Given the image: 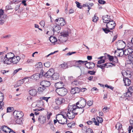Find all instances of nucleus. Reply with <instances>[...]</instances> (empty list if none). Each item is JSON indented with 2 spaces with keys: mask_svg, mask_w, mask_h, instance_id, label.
<instances>
[{
  "mask_svg": "<svg viewBox=\"0 0 133 133\" xmlns=\"http://www.w3.org/2000/svg\"><path fill=\"white\" fill-rule=\"evenodd\" d=\"M56 91L59 95L61 96H64L66 94L67 92V90L64 88L56 89Z\"/></svg>",
  "mask_w": 133,
  "mask_h": 133,
  "instance_id": "f257e3e1",
  "label": "nucleus"
},
{
  "mask_svg": "<svg viewBox=\"0 0 133 133\" xmlns=\"http://www.w3.org/2000/svg\"><path fill=\"white\" fill-rule=\"evenodd\" d=\"M117 49L118 50L123 49L125 46V43L122 40H119L116 43Z\"/></svg>",
  "mask_w": 133,
  "mask_h": 133,
  "instance_id": "f03ea898",
  "label": "nucleus"
},
{
  "mask_svg": "<svg viewBox=\"0 0 133 133\" xmlns=\"http://www.w3.org/2000/svg\"><path fill=\"white\" fill-rule=\"evenodd\" d=\"M115 22L112 20L107 24L106 27L108 29L112 30L115 28Z\"/></svg>",
  "mask_w": 133,
  "mask_h": 133,
  "instance_id": "7ed1b4c3",
  "label": "nucleus"
},
{
  "mask_svg": "<svg viewBox=\"0 0 133 133\" xmlns=\"http://www.w3.org/2000/svg\"><path fill=\"white\" fill-rule=\"evenodd\" d=\"M16 118H21L23 116V113L21 111H15L13 113Z\"/></svg>",
  "mask_w": 133,
  "mask_h": 133,
  "instance_id": "20e7f679",
  "label": "nucleus"
},
{
  "mask_svg": "<svg viewBox=\"0 0 133 133\" xmlns=\"http://www.w3.org/2000/svg\"><path fill=\"white\" fill-rule=\"evenodd\" d=\"M131 93L128 91L126 92L120 98V100H126L128 99V97L131 96Z\"/></svg>",
  "mask_w": 133,
  "mask_h": 133,
  "instance_id": "39448f33",
  "label": "nucleus"
},
{
  "mask_svg": "<svg viewBox=\"0 0 133 133\" xmlns=\"http://www.w3.org/2000/svg\"><path fill=\"white\" fill-rule=\"evenodd\" d=\"M54 73V69H50L44 74V76L48 78H51Z\"/></svg>",
  "mask_w": 133,
  "mask_h": 133,
  "instance_id": "423d86ee",
  "label": "nucleus"
},
{
  "mask_svg": "<svg viewBox=\"0 0 133 133\" xmlns=\"http://www.w3.org/2000/svg\"><path fill=\"white\" fill-rule=\"evenodd\" d=\"M55 22H58L57 24H59L61 26H64L65 24V22L64 19L63 18H60L57 19H56L55 21Z\"/></svg>",
  "mask_w": 133,
  "mask_h": 133,
  "instance_id": "0eeeda50",
  "label": "nucleus"
},
{
  "mask_svg": "<svg viewBox=\"0 0 133 133\" xmlns=\"http://www.w3.org/2000/svg\"><path fill=\"white\" fill-rule=\"evenodd\" d=\"M65 101V99L61 97H57L55 100V102L58 105H59L64 103Z\"/></svg>",
  "mask_w": 133,
  "mask_h": 133,
  "instance_id": "6e6552de",
  "label": "nucleus"
},
{
  "mask_svg": "<svg viewBox=\"0 0 133 133\" xmlns=\"http://www.w3.org/2000/svg\"><path fill=\"white\" fill-rule=\"evenodd\" d=\"M129 54L128 56V58L130 61H133V49L132 48H128L127 49Z\"/></svg>",
  "mask_w": 133,
  "mask_h": 133,
  "instance_id": "1a4fd4ad",
  "label": "nucleus"
},
{
  "mask_svg": "<svg viewBox=\"0 0 133 133\" xmlns=\"http://www.w3.org/2000/svg\"><path fill=\"white\" fill-rule=\"evenodd\" d=\"M96 119L97 121V122L96 121V119L95 118H92V120L93 121L95 125H99V123H101L103 121L102 118L99 117H97L96 118Z\"/></svg>",
  "mask_w": 133,
  "mask_h": 133,
  "instance_id": "9d476101",
  "label": "nucleus"
},
{
  "mask_svg": "<svg viewBox=\"0 0 133 133\" xmlns=\"http://www.w3.org/2000/svg\"><path fill=\"white\" fill-rule=\"evenodd\" d=\"M75 111H68L67 112V117L69 119H73L75 117Z\"/></svg>",
  "mask_w": 133,
  "mask_h": 133,
  "instance_id": "9b49d317",
  "label": "nucleus"
},
{
  "mask_svg": "<svg viewBox=\"0 0 133 133\" xmlns=\"http://www.w3.org/2000/svg\"><path fill=\"white\" fill-rule=\"evenodd\" d=\"M61 29L59 24L54 25L52 27L51 29L53 31L54 33L55 32H57V33H59L60 30Z\"/></svg>",
  "mask_w": 133,
  "mask_h": 133,
  "instance_id": "f8f14e48",
  "label": "nucleus"
},
{
  "mask_svg": "<svg viewBox=\"0 0 133 133\" xmlns=\"http://www.w3.org/2000/svg\"><path fill=\"white\" fill-rule=\"evenodd\" d=\"M1 62L3 63L4 64H9L11 63V59L7 58H5V56L4 58L1 59Z\"/></svg>",
  "mask_w": 133,
  "mask_h": 133,
  "instance_id": "ddd939ff",
  "label": "nucleus"
},
{
  "mask_svg": "<svg viewBox=\"0 0 133 133\" xmlns=\"http://www.w3.org/2000/svg\"><path fill=\"white\" fill-rule=\"evenodd\" d=\"M85 66L87 68L89 69H91L95 66V63L92 62H88L85 64Z\"/></svg>",
  "mask_w": 133,
  "mask_h": 133,
  "instance_id": "4468645a",
  "label": "nucleus"
},
{
  "mask_svg": "<svg viewBox=\"0 0 133 133\" xmlns=\"http://www.w3.org/2000/svg\"><path fill=\"white\" fill-rule=\"evenodd\" d=\"M68 111H75L77 109L76 106L75 104L71 105L69 104L68 107Z\"/></svg>",
  "mask_w": 133,
  "mask_h": 133,
  "instance_id": "2eb2a0df",
  "label": "nucleus"
},
{
  "mask_svg": "<svg viewBox=\"0 0 133 133\" xmlns=\"http://www.w3.org/2000/svg\"><path fill=\"white\" fill-rule=\"evenodd\" d=\"M110 16L108 15H105L103 16L102 19L103 22L105 23H107L109 22L112 20L110 18Z\"/></svg>",
  "mask_w": 133,
  "mask_h": 133,
  "instance_id": "dca6fc26",
  "label": "nucleus"
},
{
  "mask_svg": "<svg viewBox=\"0 0 133 133\" xmlns=\"http://www.w3.org/2000/svg\"><path fill=\"white\" fill-rule=\"evenodd\" d=\"M21 59L20 57L17 56H15L12 58L11 60L12 63L14 64H17V63Z\"/></svg>",
  "mask_w": 133,
  "mask_h": 133,
  "instance_id": "f3484780",
  "label": "nucleus"
},
{
  "mask_svg": "<svg viewBox=\"0 0 133 133\" xmlns=\"http://www.w3.org/2000/svg\"><path fill=\"white\" fill-rule=\"evenodd\" d=\"M40 84L42 86L45 87L49 86L50 84V83L49 81H43L41 82Z\"/></svg>",
  "mask_w": 133,
  "mask_h": 133,
  "instance_id": "a211bd4d",
  "label": "nucleus"
},
{
  "mask_svg": "<svg viewBox=\"0 0 133 133\" xmlns=\"http://www.w3.org/2000/svg\"><path fill=\"white\" fill-rule=\"evenodd\" d=\"M80 91V89L78 88H74L71 89V94H75L76 93H78Z\"/></svg>",
  "mask_w": 133,
  "mask_h": 133,
  "instance_id": "6ab92c4d",
  "label": "nucleus"
},
{
  "mask_svg": "<svg viewBox=\"0 0 133 133\" xmlns=\"http://www.w3.org/2000/svg\"><path fill=\"white\" fill-rule=\"evenodd\" d=\"M63 83L62 82H59L56 83L55 86L57 88L56 89L63 88Z\"/></svg>",
  "mask_w": 133,
  "mask_h": 133,
  "instance_id": "aec40b11",
  "label": "nucleus"
},
{
  "mask_svg": "<svg viewBox=\"0 0 133 133\" xmlns=\"http://www.w3.org/2000/svg\"><path fill=\"white\" fill-rule=\"evenodd\" d=\"M86 101L84 99H83L80 101L77 102V104H80V106H82V107L84 108L86 104Z\"/></svg>",
  "mask_w": 133,
  "mask_h": 133,
  "instance_id": "412c9836",
  "label": "nucleus"
},
{
  "mask_svg": "<svg viewBox=\"0 0 133 133\" xmlns=\"http://www.w3.org/2000/svg\"><path fill=\"white\" fill-rule=\"evenodd\" d=\"M123 80L125 86H129L131 83V81L127 77L123 78Z\"/></svg>",
  "mask_w": 133,
  "mask_h": 133,
  "instance_id": "4be33fe9",
  "label": "nucleus"
},
{
  "mask_svg": "<svg viewBox=\"0 0 133 133\" xmlns=\"http://www.w3.org/2000/svg\"><path fill=\"white\" fill-rule=\"evenodd\" d=\"M29 92L30 95L35 96L37 95V92L36 89H33L29 91Z\"/></svg>",
  "mask_w": 133,
  "mask_h": 133,
  "instance_id": "5701e85b",
  "label": "nucleus"
},
{
  "mask_svg": "<svg viewBox=\"0 0 133 133\" xmlns=\"http://www.w3.org/2000/svg\"><path fill=\"white\" fill-rule=\"evenodd\" d=\"M122 74L124 78H126L128 77H130L129 75L130 76L131 73L129 71H125V70H123L122 71Z\"/></svg>",
  "mask_w": 133,
  "mask_h": 133,
  "instance_id": "b1692460",
  "label": "nucleus"
},
{
  "mask_svg": "<svg viewBox=\"0 0 133 133\" xmlns=\"http://www.w3.org/2000/svg\"><path fill=\"white\" fill-rule=\"evenodd\" d=\"M46 118V117L43 116H39L38 118V120L40 123L43 124L45 122Z\"/></svg>",
  "mask_w": 133,
  "mask_h": 133,
  "instance_id": "393cba45",
  "label": "nucleus"
},
{
  "mask_svg": "<svg viewBox=\"0 0 133 133\" xmlns=\"http://www.w3.org/2000/svg\"><path fill=\"white\" fill-rule=\"evenodd\" d=\"M15 56L14 54L12 52H9L7 53L5 56V58H7L10 59H12V58Z\"/></svg>",
  "mask_w": 133,
  "mask_h": 133,
  "instance_id": "a878e982",
  "label": "nucleus"
},
{
  "mask_svg": "<svg viewBox=\"0 0 133 133\" xmlns=\"http://www.w3.org/2000/svg\"><path fill=\"white\" fill-rule=\"evenodd\" d=\"M76 110H77V112H75L76 115L78 114H81L84 111V109L83 108H77Z\"/></svg>",
  "mask_w": 133,
  "mask_h": 133,
  "instance_id": "bb28decb",
  "label": "nucleus"
},
{
  "mask_svg": "<svg viewBox=\"0 0 133 133\" xmlns=\"http://www.w3.org/2000/svg\"><path fill=\"white\" fill-rule=\"evenodd\" d=\"M49 40L52 43L54 44V45L55 44L56 42H58L57 38L55 37L51 36L49 38Z\"/></svg>",
  "mask_w": 133,
  "mask_h": 133,
  "instance_id": "cd10ccee",
  "label": "nucleus"
},
{
  "mask_svg": "<svg viewBox=\"0 0 133 133\" xmlns=\"http://www.w3.org/2000/svg\"><path fill=\"white\" fill-rule=\"evenodd\" d=\"M61 39L64 38H67V37L68 36V32H64L61 33Z\"/></svg>",
  "mask_w": 133,
  "mask_h": 133,
  "instance_id": "c85d7f7f",
  "label": "nucleus"
},
{
  "mask_svg": "<svg viewBox=\"0 0 133 133\" xmlns=\"http://www.w3.org/2000/svg\"><path fill=\"white\" fill-rule=\"evenodd\" d=\"M59 74L58 73H54L51 78H52L53 80H56L59 79Z\"/></svg>",
  "mask_w": 133,
  "mask_h": 133,
  "instance_id": "c756f323",
  "label": "nucleus"
},
{
  "mask_svg": "<svg viewBox=\"0 0 133 133\" xmlns=\"http://www.w3.org/2000/svg\"><path fill=\"white\" fill-rule=\"evenodd\" d=\"M32 78L36 80L38 79L41 77L39 76V74L38 73H37L31 76Z\"/></svg>",
  "mask_w": 133,
  "mask_h": 133,
  "instance_id": "7c9ffc66",
  "label": "nucleus"
},
{
  "mask_svg": "<svg viewBox=\"0 0 133 133\" xmlns=\"http://www.w3.org/2000/svg\"><path fill=\"white\" fill-rule=\"evenodd\" d=\"M59 38L58 41V43L59 44H61V43H63L65 42L67 39L66 38H62L61 39V36L59 37Z\"/></svg>",
  "mask_w": 133,
  "mask_h": 133,
  "instance_id": "2f4dec72",
  "label": "nucleus"
},
{
  "mask_svg": "<svg viewBox=\"0 0 133 133\" xmlns=\"http://www.w3.org/2000/svg\"><path fill=\"white\" fill-rule=\"evenodd\" d=\"M67 123V119L66 118L63 117V118H62L59 123L61 124H66Z\"/></svg>",
  "mask_w": 133,
  "mask_h": 133,
  "instance_id": "473e14b6",
  "label": "nucleus"
},
{
  "mask_svg": "<svg viewBox=\"0 0 133 133\" xmlns=\"http://www.w3.org/2000/svg\"><path fill=\"white\" fill-rule=\"evenodd\" d=\"M63 118V117L62 116V115L60 114L57 115L56 117V119L57 121L59 123Z\"/></svg>",
  "mask_w": 133,
  "mask_h": 133,
  "instance_id": "72a5a7b5",
  "label": "nucleus"
},
{
  "mask_svg": "<svg viewBox=\"0 0 133 133\" xmlns=\"http://www.w3.org/2000/svg\"><path fill=\"white\" fill-rule=\"evenodd\" d=\"M50 98V97H46L44 96H42L39 98V99L42 100L43 101H45L47 103H48V99Z\"/></svg>",
  "mask_w": 133,
  "mask_h": 133,
  "instance_id": "f704fd0d",
  "label": "nucleus"
},
{
  "mask_svg": "<svg viewBox=\"0 0 133 133\" xmlns=\"http://www.w3.org/2000/svg\"><path fill=\"white\" fill-rule=\"evenodd\" d=\"M102 29L104 31L106 34H107L109 32H110V34L111 35L112 34L113 32L112 31H111L109 30L110 29H109L107 28H102Z\"/></svg>",
  "mask_w": 133,
  "mask_h": 133,
  "instance_id": "c9c22d12",
  "label": "nucleus"
},
{
  "mask_svg": "<svg viewBox=\"0 0 133 133\" xmlns=\"http://www.w3.org/2000/svg\"><path fill=\"white\" fill-rule=\"evenodd\" d=\"M122 127V124L119 122H118L117 123L116 126V128L118 130L120 129V131L121 130H122V129H121Z\"/></svg>",
  "mask_w": 133,
  "mask_h": 133,
  "instance_id": "e433bc0d",
  "label": "nucleus"
},
{
  "mask_svg": "<svg viewBox=\"0 0 133 133\" xmlns=\"http://www.w3.org/2000/svg\"><path fill=\"white\" fill-rule=\"evenodd\" d=\"M45 88L44 87L42 86V87L38 88V91L40 93H41L43 92V91L45 90Z\"/></svg>",
  "mask_w": 133,
  "mask_h": 133,
  "instance_id": "4c0bfd02",
  "label": "nucleus"
},
{
  "mask_svg": "<svg viewBox=\"0 0 133 133\" xmlns=\"http://www.w3.org/2000/svg\"><path fill=\"white\" fill-rule=\"evenodd\" d=\"M23 83H24V81H23V79L18 81L17 83L16 87L21 86Z\"/></svg>",
  "mask_w": 133,
  "mask_h": 133,
  "instance_id": "58836bf2",
  "label": "nucleus"
},
{
  "mask_svg": "<svg viewBox=\"0 0 133 133\" xmlns=\"http://www.w3.org/2000/svg\"><path fill=\"white\" fill-rule=\"evenodd\" d=\"M107 64H105L102 65H97V68H100L102 69H103L105 67H106V65Z\"/></svg>",
  "mask_w": 133,
  "mask_h": 133,
  "instance_id": "ea45409f",
  "label": "nucleus"
},
{
  "mask_svg": "<svg viewBox=\"0 0 133 133\" xmlns=\"http://www.w3.org/2000/svg\"><path fill=\"white\" fill-rule=\"evenodd\" d=\"M43 66L41 62H39L35 65V67L37 68H41Z\"/></svg>",
  "mask_w": 133,
  "mask_h": 133,
  "instance_id": "a19ab883",
  "label": "nucleus"
},
{
  "mask_svg": "<svg viewBox=\"0 0 133 133\" xmlns=\"http://www.w3.org/2000/svg\"><path fill=\"white\" fill-rule=\"evenodd\" d=\"M103 57L102 56V57H100L98 58H100L101 60L98 61V62L97 64H101L102 63H104V62H105V61L104 60V59H102V58Z\"/></svg>",
  "mask_w": 133,
  "mask_h": 133,
  "instance_id": "79ce46f5",
  "label": "nucleus"
},
{
  "mask_svg": "<svg viewBox=\"0 0 133 133\" xmlns=\"http://www.w3.org/2000/svg\"><path fill=\"white\" fill-rule=\"evenodd\" d=\"M38 104L39 105V106H42L44 105V101H43L42 100L39 99L38 101Z\"/></svg>",
  "mask_w": 133,
  "mask_h": 133,
  "instance_id": "37998d69",
  "label": "nucleus"
},
{
  "mask_svg": "<svg viewBox=\"0 0 133 133\" xmlns=\"http://www.w3.org/2000/svg\"><path fill=\"white\" fill-rule=\"evenodd\" d=\"M119 50H121V52H119H119H118V54H119V55H118L119 56H122L123 55H124V50H123V49H122L121 50H118V51Z\"/></svg>",
  "mask_w": 133,
  "mask_h": 133,
  "instance_id": "c03bdc74",
  "label": "nucleus"
},
{
  "mask_svg": "<svg viewBox=\"0 0 133 133\" xmlns=\"http://www.w3.org/2000/svg\"><path fill=\"white\" fill-rule=\"evenodd\" d=\"M87 62V61H82V60H79L78 61H76V63L77 64H81V63H84V62Z\"/></svg>",
  "mask_w": 133,
  "mask_h": 133,
  "instance_id": "a18cd8bd",
  "label": "nucleus"
},
{
  "mask_svg": "<svg viewBox=\"0 0 133 133\" xmlns=\"http://www.w3.org/2000/svg\"><path fill=\"white\" fill-rule=\"evenodd\" d=\"M61 67L64 69H65L68 67L67 64L66 63L61 64Z\"/></svg>",
  "mask_w": 133,
  "mask_h": 133,
  "instance_id": "49530a36",
  "label": "nucleus"
},
{
  "mask_svg": "<svg viewBox=\"0 0 133 133\" xmlns=\"http://www.w3.org/2000/svg\"><path fill=\"white\" fill-rule=\"evenodd\" d=\"M2 129L4 132H6V130H8V127L6 126H2L1 127Z\"/></svg>",
  "mask_w": 133,
  "mask_h": 133,
  "instance_id": "de8ad7c7",
  "label": "nucleus"
},
{
  "mask_svg": "<svg viewBox=\"0 0 133 133\" xmlns=\"http://www.w3.org/2000/svg\"><path fill=\"white\" fill-rule=\"evenodd\" d=\"M68 126L69 127L73 128L75 127V124L72 123H70L68 124Z\"/></svg>",
  "mask_w": 133,
  "mask_h": 133,
  "instance_id": "09e8293b",
  "label": "nucleus"
},
{
  "mask_svg": "<svg viewBox=\"0 0 133 133\" xmlns=\"http://www.w3.org/2000/svg\"><path fill=\"white\" fill-rule=\"evenodd\" d=\"M62 115V116L63 117L66 118L67 117V112H62L61 114H60Z\"/></svg>",
  "mask_w": 133,
  "mask_h": 133,
  "instance_id": "8fccbe9b",
  "label": "nucleus"
},
{
  "mask_svg": "<svg viewBox=\"0 0 133 133\" xmlns=\"http://www.w3.org/2000/svg\"><path fill=\"white\" fill-rule=\"evenodd\" d=\"M44 66L46 67H49L50 65V63L49 62H45L44 63Z\"/></svg>",
  "mask_w": 133,
  "mask_h": 133,
  "instance_id": "3c124183",
  "label": "nucleus"
},
{
  "mask_svg": "<svg viewBox=\"0 0 133 133\" xmlns=\"http://www.w3.org/2000/svg\"><path fill=\"white\" fill-rule=\"evenodd\" d=\"M72 84L73 85H79V82L77 81H75L73 82L72 83Z\"/></svg>",
  "mask_w": 133,
  "mask_h": 133,
  "instance_id": "603ef678",
  "label": "nucleus"
},
{
  "mask_svg": "<svg viewBox=\"0 0 133 133\" xmlns=\"http://www.w3.org/2000/svg\"><path fill=\"white\" fill-rule=\"evenodd\" d=\"M98 17L95 15L94 17L93 18L92 21L94 22H95L97 21L98 20Z\"/></svg>",
  "mask_w": 133,
  "mask_h": 133,
  "instance_id": "864d4df0",
  "label": "nucleus"
},
{
  "mask_svg": "<svg viewBox=\"0 0 133 133\" xmlns=\"http://www.w3.org/2000/svg\"><path fill=\"white\" fill-rule=\"evenodd\" d=\"M109 109V108L108 107H106L103 108L102 110L104 113H106L108 111Z\"/></svg>",
  "mask_w": 133,
  "mask_h": 133,
  "instance_id": "5fc2aeb1",
  "label": "nucleus"
},
{
  "mask_svg": "<svg viewBox=\"0 0 133 133\" xmlns=\"http://www.w3.org/2000/svg\"><path fill=\"white\" fill-rule=\"evenodd\" d=\"M4 99L3 94L1 92H0V102L3 101Z\"/></svg>",
  "mask_w": 133,
  "mask_h": 133,
  "instance_id": "6e6d98bb",
  "label": "nucleus"
},
{
  "mask_svg": "<svg viewBox=\"0 0 133 133\" xmlns=\"http://www.w3.org/2000/svg\"><path fill=\"white\" fill-rule=\"evenodd\" d=\"M128 46L129 48L133 49V43L131 42L129 43L128 44Z\"/></svg>",
  "mask_w": 133,
  "mask_h": 133,
  "instance_id": "4d7b16f0",
  "label": "nucleus"
},
{
  "mask_svg": "<svg viewBox=\"0 0 133 133\" xmlns=\"http://www.w3.org/2000/svg\"><path fill=\"white\" fill-rule=\"evenodd\" d=\"M13 108V107H8L7 109V112H10L12 111Z\"/></svg>",
  "mask_w": 133,
  "mask_h": 133,
  "instance_id": "13d9d810",
  "label": "nucleus"
},
{
  "mask_svg": "<svg viewBox=\"0 0 133 133\" xmlns=\"http://www.w3.org/2000/svg\"><path fill=\"white\" fill-rule=\"evenodd\" d=\"M11 36V35H8L6 36H3L2 37V38L7 39L10 37Z\"/></svg>",
  "mask_w": 133,
  "mask_h": 133,
  "instance_id": "bf43d9fd",
  "label": "nucleus"
},
{
  "mask_svg": "<svg viewBox=\"0 0 133 133\" xmlns=\"http://www.w3.org/2000/svg\"><path fill=\"white\" fill-rule=\"evenodd\" d=\"M106 64H107L106 65V67L107 68H108L110 66L111 67L112 65L115 66V65L114 64H112L110 63H107Z\"/></svg>",
  "mask_w": 133,
  "mask_h": 133,
  "instance_id": "052dcab7",
  "label": "nucleus"
},
{
  "mask_svg": "<svg viewBox=\"0 0 133 133\" xmlns=\"http://www.w3.org/2000/svg\"><path fill=\"white\" fill-rule=\"evenodd\" d=\"M128 91L131 93L133 92V86H130L128 89Z\"/></svg>",
  "mask_w": 133,
  "mask_h": 133,
  "instance_id": "680f3d73",
  "label": "nucleus"
},
{
  "mask_svg": "<svg viewBox=\"0 0 133 133\" xmlns=\"http://www.w3.org/2000/svg\"><path fill=\"white\" fill-rule=\"evenodd\" d=\"M98 2L99 3L101 4H104L106 3L105 1L103 0H99Z\"/></svg>",
  "mask_w": 133,
  "mask_h": 133,
  "instance_id": "e2e57ef3",
  "label": "nucleus"
},
{
  "mask_svg": "<svg viewBox=\"0 0 133 133\" xmlns=\"http://www.w3.org/2000/svg\"><path fill=\"white\" fill-rule=\"evenodd\" d=\"M86 133H93V130L90 128H88L86 132Z\"/></svg>",
  "mask_w": 133,
  "mask_h": 133,
  "instance_id": "0e129e2a",
  "label": "nucleus"
},
{
  "mask_svg": "<svg viewBox=\"0 0 133 133\" xmlns=\"http://www.w3.org/2000/svg\"><path fill=\"white\" fill-rule=\"evenodd\" d=\"M21 118H17V119L16 120V122L18 124H20L22 123V121L20 119Z\"/></svg>",
  "mask_w": 133,
  "mask_h": 133,
  "instance_id": "69168bd1",
  "label": "nucleus"
},
{
  "mask_svg": "<svg viewBox=\"0 0 133 133\" xmlns=\"http://www.w3.org/2000/svg\"><path fill=\"white\" fill-rule=\"evenodd\" d=\"M22 70V68H19L18 69H16L13 72V74H14H14H16L19 71L21 70Z\"/></svg>",
  "mask_w": 133,
  "mask_h": 133,
  "instance_id": "338daca9",
  "label": "nucleus"
},
{
  "mask_svg": "<svg viewBox=\"0 0 133 133\" xmlns=\"http://www.w3.org/2000/svg\"><path fill=\"white\" fill-rule=\"evenodd\" d=\"M26 62L28 63H32L34 62V60L31 59H28L27 61Z\"/></svg>",
  "mask_w": 133,
  "mask_h": 133,
  "instance_id": "774afa93",
  "label": "nucleus"
}]
</instances>
